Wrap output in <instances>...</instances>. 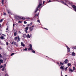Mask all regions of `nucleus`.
Listing matches in <instances>:
<instances>
[{
  "label": "nucleus",
  "instance_id": "nucleus-21",
  "mask_svg": "<svg viewBox=\"0 0 76 76\" xmlns=\"http://www.w3.org/2000/svg\"><path fill=\"white\" fill-rule=\"evenodd\" d=\"M0 39H4V37H0Z\"/></svg>",
  "mask_w": 76,
  "mask_h": 76
},
{
  "label": "nucleus",
  "instance_id": "nucleus-54",
  "mask_svg": "<svg viewBox=\"0 0 76 76\" xmlns=\"http://www.w3.org/2000/svg\"><path fill=\"white\" fill-rule=\"evenodd\" d=\"M57 64H59V62H57Z\"/></svg>",
  "mask_w": 76,
  "mask_h": 76
},
{
  "label": "nucleus",
  "instance_id": "nucleus-48",
  "mask_svg": "<svg viewBox=\"0 0 76 76\" xmlns=\"http://www.w3.org/2000/svg\"><path fill=\"white\" fill-rule=\"evenodd\" d=\"M31 28H34V26H32Z\"/></svg>",
  "mask_w": 76,
  "mask_h": 76
},
{
  "label": "nucleus",
  "instance_id": "nucleus-22",
  "mask_svg": "<svg viewBox=\"0 0 76 76\" xmlns=\"http://www.w3.org/2000/svg\"><path fill=\"white\" fill-rule=\"evenodd\" d=\"M23 51H27V48H25V49H24L23 50Z\"/></svg>",
  "mask_w": 76,
  "mask_h": 76
},
{
  "label": "nucleus",
  "instance_id": "nucleus-59",
  "mask_svg": "<svg viewBox=\"0 0 76 76\" xmlns=\"http://www.w3.org/2000/svg\"><path fill=\"white\" fill-rule=\"evenodd\" d=\"M47 57H48V56H46Z\"/></svg>",
  "mask_w": 76,
  "mask_h": 76
},
{
  "label": "nucleus",
  "instance_id": "nucleus-20",
  "mask_svg": "<svg viewBox=\"0 0 76 76\" xmlns=\"http://www.w3.org/2000/svg\"><path fill=\"white\" fill-rule=\"evenodd\" d=\"M28 26H27V27H26V28H25V29L26 30H28V28H29V27H28Z\"/></svg>",
  "mask_w": 76,
  "mask_h": 76
},
{
  "label": "nucleus",
  "instance_id": "nucleus-9",
  "mask_svg": "<svg viewBox=\"0 0 76 76\" xmlns=\"http://www.w3.org/2000/svg\"><path fill=\"white\" fill-rule=\"evenodd\" d=\"M18 42H19L20 41V39L19 38V36L18 35Z\"/></svg>",
  "mask_w": 76,
  "mask_h": 76
},
{
  "label": "nucleus",
  "instance_id": "nucleus-41",
  "mask_svg": "<svg viewBox=\"0 0 76 76\" xmlns=\"http://www.w3.org/2000/svg\"><path fill=\"white\" fill-rule=\"evenodd\" d=\"M37 22L39 23H40V21L39 20H38Z\"/></svg>",
  "mask_w": 76,
  "mask_h": 76
},
{
  "label": "nucleus",
  "instance_id": "nucleus-4",
  "mask_svg": "<svg viewBox=\"0 0 76 76\" xmlns=\"http://www.w3.org/2000/svg\"><path fill=\"white\" fill-rule=\"evenodd\" d=\"M60 2H61V3H63L64 4H65V5H66V6H68V7H69V6H68V5H67V4H66L67 3L66 2V1H65V3H64V2L63 1H60Z\"/></svg>",
  "mask_w": 76,
  "mask_h": 76
},
{
  "label": "nucleus",
  "instance_id": "nucleus-58",
  "mask_svg": "<svg viewBox=\"0 0 76 76\" xmlns=\"http://www.w3.org/2000/svg\"><path fill=\"white\" fill-rule=\"evenodd\" d=\"M1 33H0V35H1Z\"/></svg>",
  "mask_w": 76,
  "mask_h": 76
},
{
  "label": "nucleus",
  "instance_id": "nucleus-2",
  "mask_svg": "<svg viewBox=\"0 0 76 76\" xmlns=\"http://www.w3.org/2000/svg\"><path fill=\"white\" fill-rule=\"evenodd\" d=\"M39 3L37 7L36 10L35 11V13L37 12V11H38V8H39L42 5V0H39Z\"/></svg>",
  "mask_w": 76,
  "mask_h": 76
},
{
  "label": "nucleus",
  "instance_id": "nucleus-12",
  "mask_svg": "<svg viewBox=\"0 0 76 76\" xmlns=\"http://www.w3.org/2000/svg\"><path fill=\"white\" fill-rule=\"evenodd\" d=\"M21 45L23 47H25V45L22 42H21Z\"/></svg>",
  "mask_w": 76,
  "mask_h": 76
},
{
  "label": "nucleus",
  "instance_id": "nucleus-40",
  "mask_svg": "<svg viewBox=\"0 0 76 76\" xmlns=\"http://www.w3.org/2000/svg\"><path fill=\"white\" fill-rule=\"evenodd\" d=\"M25 32L27 34V33H28V31L27 30H25Z\"/></svg>",
  "mask_w": 76,
  "mask_h": 76
},
{
  "label": "nucleus",
  "instance_id": "nucleus-32",
  "mask_svg": "<svg viewBox=\"0 0 76 76\" xmlns=\"http://www.w3.org/2000/svg\"><path fill=\"white\" fill-rule=\"evenodd\" d=\"M4 69H5V68L3 67L2 69V71H3V72H4Z\"/></svg>",
  "mask_w": 76,
  "mask_h": 76
},
{
  "label": "nucleus",
  "instance_id": "nucleus-14",
  "mask_svg": "<svg viewBox=\"0 0 76 76\" xmlns=\"http://www.w3.org/2000/svg\"><path fill=\"white\" fill-rule=\"evenodd\" d=\"M60 64L61 65V66H63L64 65V63L62 62H60Z\"/></svg>",
  "mask_w": 76,
  "mask_h": 76
},
{
  "label": "nucleus",
  "instance_id": "nucleus-30",
  "mask_svg": "<svg viewBox=\"0 0 76 76\" xmlns=\"http://www.w3.org/2000/svg\"><path fill=\"white\" fill-rule=\"evenodd\" d=\"M3 66L2 65L0 66V69H1L2 68H3Z\"/></svg>",
  "mask_w": 76,
  "mask_h": 76
},
{
  "label": "nucleus",
  "instance_id": "nucleus-36",
  "mask_svg": "<svg viewBox=\"0 0 76 76\" xmlns=\"http://www.w3.org/2000/svg\"><path fill=\"white\" fill-rule=\"evenodd\" d=\"M3 22V19H1L0 20V22Z\"/></svg>",
  "mask_w": 76,
  "mask_h": 76
},
{
  "label": "nucleus",
  "instance_id": "nucleus-44",
  "mask_svg": "<svg viewBox=\"0 0 76 76\" xmlns=\"http://www.w3.org/2000/svg\"><path fill=\"white\" fill-rule=\"evenodd\" d=\"M66 47L67 48V49L68 48H69V47L67 45H66Z\"/></svg>",
  "mask_w": 76,
  "mask_h": 76
},
{
  "label": "nucleus",
  "instance_id": "nucleus-5",
  "mask_svg": "<svg viewBox=\"0 0 76 76\" xmlns=\"http://www.w3.org/2000/svg\"><path fill=\"white\" fill-rule=\"evenodd\" d=\"M8 13L9 14V15H12V12L11 11H10V10H7Z\"/></svg>",
  "mask_w": 76,
  "mask_h": 76
},
{
  "label": "nucleus",
  "instance_id": "nucleus-64",
  "mask_svg": "<svg viewBox=\"0 0 76 76\" xmlns=\"http://www.w3.org/2000/svg\"><path fill=\"white\" fill-rule=\"evenodd\" d=\"M39 11H40V10H39Z\"/></svg>",
  "mask_w": 76,
  "mask_h": 76
},
{
  "label": "nucleus",
  "instance_id": "nucleus-56",
  "mask_svg": "<svg viewBox=\"0 0 76 76\" xmlns=\"http://www.w3.org/2000/svg\"><path fill=\"white\" fill-rule=\"evenodd\" d=\"M1 24H0V27H1Z\"/></svg>",
  "mask_w": 76,
  "mask_h": 76
},
{
  "label": "nucleus",
  "instance_id": "nucleus-34",
  "mask_svg": "<svg viewBox=\"0 0 76 76\" xmlns=\"http://www.w3.org/2000/svg\"><path fill=\"white\" fill-rule=\"evenodd\" d=\"M24 24H26V23H27V22H26L25 21H24Z\"/></svg>",
  "mask_w": 76,
  "mask_h": 76
},
{
  "label": "nucleus",
  "instance_id": "nucleus-35",
  "mask_svg": "<svg viewBox=\"0 0 76 76\" xmlns=\"http://www.w3.org/2000/svg\"><path fill=\"white\" fill-rule=\"evenodd\" d=\"M73 69L74 70H75L76 69V68H75V67H73Z\"/></svg>",
  "mask_w": 76,
  "mask_h": 76
},
{
  "label": "nucleus",
  "instance_id": "nucleus-16",
  "mask_svg": "<svg viewBox=\"0 0 76 76\" xmlns=\"http://www.w3.org/2000/svg\"><path fill=\"white\" fill-rule=\"evenodd\" d=\"M2 1V4H4V0H1Z\"/></svg>",
  "mask_w": 76,
  "mask_h": 76
},
{
  "label": "nucleus",
  "instance_id": "nucleus-6",
  "mask_svg": "<svg viewBox=\"0 0 76 76\" xmlns=\"http://www.w3.org/2000/svg\"><path fill=\"white\" fill-rule=\"evenodd\" d=\"M65 64H67L68 63V60L67 59H66L64 61Z\"/></svg>",
  "mask_w": 76,
  "mask_h": 76
},
{
  "label": "nucleus",
  "instance_id": "nucleus-42",
  "mask_svg": "<svg viewBox=\"0 0 76 76\" xmlns=\"http://www.w3.org/2000/svg\"><path fill=\"white\" fill-rule=\"evenodd\" d=\"M5 76H8V75H7V74H6L5 75Z\"/></svg>",
  "mask_w": 76,
  "mask_h": 76
},
{
  "label": "nucleus",
  "instance_id": "nucleus-7",
  "mask_svg": "<svg viewBox=\"0 0 76 76\" xmlns=\"http://www.w3.org/2000/svg\"><path fill=\"white\" fill-rule=\"evenodd\" d=\"M72 55L73 57H75V55H76V54L75 53V52H73L72 53Z\"/></svg>",
  "mask_w": 76,
  "mask_h": 76
},
{
  "label": "nucleus",
  "instance_id": "nucleus-1",
  "mask_svg": "<svg viewBox=\"0 0 76 76\" xmlns=\"http://www.w3.org/2000/svg\"><path fill=\"white\" fill-rule=\"evenodd\" d=\"M65 2L66 3L68 4H70L71 6L73 7V9H74L75 11L76 12V6L75 5H73L72 4V3L70 2L68 0L65 1Z\"/></svg>",
  "mask_w": 76,
  "mask_h": 76
},
{
  "label": "nucleus",
  "instance_id": "nucleus-49",
  "mask_svg": "<svg viewBox=\"0 0 76 76\" xmlns=\"http://www.w3.org/2000/svg\"><path fill=\"white\" fill-rule=\"evenodd\" d=\"M30 37H31H31H32V34H31V35H30Z\"/></svg>",
  "mask_w": 76,
  "mask_h": 76
},
{
  "label": "nucleus",
  "instance_id": "nucleus-60",
  "mask_svg": "<svg viewBox=\"0 0 76 76\" xmlns=\"http://www.w3.org/2000/svg\"><path fill=\"white\" fill-rule=\"evenodd\" d=\"M75 49H76V47H75Z\"/></svg>",
  "mask_w": 76,
  "mask_h": 76
},
{
  "label": "nucleus",
  "instance_id": "nucleus-62",
  "mask_svg": "<svg viewBox=\"0 0 76 76\" xmlns=\"http://www.w3.org/2000/svg\"><path fill=\"white\" fill-rule=\"evenodd\" d=\"M23 26H25V25H23Z\"/></svg>",
  "mask_w": 76,
  "mask_h": 76
},
{
  "label": "nucleus",
  "instance_id": "nucleus-61",
  "mask_svg": "<svg viewBox=\"0 0 76 76\" xmlns=\"http://www.w3.org/2000/svg\"><path fill=\"white\" fill-rule=\"evenodd\" d=\"M13 29H15V28H13Z\"/></svg>",
  "mask_w": 76,
  "mask_h": 76
},
{
  "label": "nucleus",
  "instance_id": "nucleus-26",
  "mask_svg": "<svg viewBox=\"0 0 76 76\" xmlns=\"http://www.w3.org/2000/svg\"><path fill=\"white\" fill-rule=\"evenodd\" d=\"M67 49L68 52H69V51H70V48H67Z\"/></svg>",
  "mask_w": 76,
  "mask_h": 76
},
{
  "label": "nucleus",
  "instance_id": "nucleus-15",
  "mask_svg": "<svg viewBox=\"0 0 76 76\" xmlns=\"http://www.w3.org/2000/svg\"><path fill=\"white\" fill-rule=\"evenodd\" d=\"M12 44L14 45V44H16V42H12Z\"/></svg>",
  "mask_w": 76,
  "mask_h": 76
},
{
  "label": "nucleus",
  "instance_id": "nucleus-53",
  "mask_svg": "<svg viewBox=\"0 0 76 76\" xmlns=\"http://www.w3.org/2000/svg\"><path fill=\"white\" fill-rule=\"evenodd\" d=\"M61 76H63V75H62V72L61 71Z\"/></svg>",
  "mask_w": 76,
  "mask_h": 76
},
{
  "label": "nucleus",
  "instance_id": "nucleus-51",
  "mask_svg": "<svg viewBox=\"0 0 76 76\" xmlns=\"http://www.w3.org/2000/svg\"><path fill=\"white\" fill-rule=\"evenodd\" d=\"M44 3H45V1H43V4H44Z\"/></svg>",
  "mask_w": 76,
  "mask_h": 76
},
{
  "label": "nucleus",
  "instance_id": "nucleus-55",
  "mask_svg": "<svg viewBox=\"0 0 76 76\" xmlns=\"http://www.w3.org/2000/svg\"><path fill=\"white\" fill-rule=\"evenodd\" d=\"M0 57H1V55L0 54Z\"/></svg>",
  "mask_w": 76,
  "mask_h": 76
},
{
  "label": "nucleus",
  "instance_id": "nucleus-29",
  "mask_svg": "<svg viewBox=\"0 0 76 76\" xmlns=\"http://www.w3.org/2000/svg\"><path fill=\"white\" fill-rule=\"evenodd\" d=\"M0 61L1 63H2L3 61L2 59H0Z\"/></svg>",
  "mask_w": 76,
  "mask_h": 76
},
{
  "label": "nucleus",
  "instance_id": "nucleus-3",
  "mask_svg": "<svg viewBox=\"0 0 76 76\" xmlns=\"http://www.w3.org/2000/svg\"><path fill=\"white\" fill-rule=\"evenodd\" d=\"M30 48L28 49V50H33L32 49V45H31V44H30L29 45Z\"/></svg>",
  "mask_w": 76,
  "mask_h": 76
},
{
  "label": "nucleus",
  "instance_id": "nucleus-18",
  "mask_svg": "<svg viewBox=\"0 0 76 76\" xmlns=\"http://www.w3.org/2000/svg\"><path fill=\"white\" fill-rule=\"evenodd\" d=\"M33 28L32 27H30V31H32V30H33Z\"/></svg>",
  "mask_w": 76,
  "mask_h": 76
},
{
  "label": "nucleus",
  "instance_id": "nucleus-27",
  "mask_svg": "<svg viewBox=\"0 0 76 76\" xmlns=\"http://www.w3.org/2000/svg\"><path fill=\"white\" fill-rule=\"evenodd\" d=\"M32 52L33 53H34V54L35 53V50H33L32 51Z\"/></svg>",
  "mask_w": 76,
  "mask_h": 76
},
{
  "label": "nucleus",
  "instance_id": "nucleus-31",
  "mask_svg": "<svg viewBox=\"0 0 76 76\" xmlns=\"http://www.w3.org/2000/svg\"><path fill=\"white\" fill-rule=\"evenodd\" d=\"M18 23H22V21H19L18 22Z\"/></svg>",
  "mask_w": 76,
  "mask_h": 76
},
{
  "label": "nucleus",
  "instance_id": "nucleus-52",
  "mask_svg": "<svg viewBox=\"0 0 76 76\" xmlns=\"http://www.w3.org/2000/svg\"><path fill=\"white\" fill-rule=\"evenodd\" d=\"M45 29H46V30H48V29H47L46 28H44Z\"/></svg>",
  "mask_w": 76,
  "mask_h": 76
},
{
  "label": "nucleus",
  "instance_id": "nucleus-39",
  "mask_svg": "<svg viewBox=\"0 0 76 76\" xmlns=\"http://www.w3.org/2000/svg\"><path fill=\"white\" fill-rule=\"evenodd\" d=\"M4 16H5L6 15V13H5L4 12Z\"/></svg>",
  "mask_w": 76,
  "mask_h": 76
},
{
  "label": "nucleus",
  "instance_id": "nucleus-11",
  "mask_svg": "<svg viewBox=\"0 0 76 76\" xmlns=\"http://www.w3.org/2000/svg\"><path fill=\"white\" fill-rule=\"evenodd\" d=\"M32 23H31L27 25V26H31L32 25Z\"/></svg>",
  "mask_w": 76,
  "mask_h": 76
},
{
  "label": "nucleus",
  "instance_id": "nucleus-57",
  "mask_svg": "<svg viewBox=\"0 0 76 76\" xmlns=\"http://www.w3.org/2000/svg\"><path fill=\"white\" fill-rule=\"evenodd\" d=\"M4 36L5 37H6V35L4 34Z\"/></svg>",
  "mask_w": 76,
  "mask_h": 76
},
{
  "label": "nucleus",
  "instance_id": "nucleus-37",
  "mask_svg": "<svg viewBox=\"0 0 76 76\" xmlns=\"http://www.w3.org/2000/svg\"><path fill=\"white\" fill-rule=\"evenodd\" d=\"M6 64H5L4 66V68H5V67H6Z\"/></svg>",
  "mask_w": 76,
  "mask_h": 76
},
{
  "label": "nucleus",
  "instance_id": "nucleus-24",
  "mask_svg": "<svg viewBox=\"0 0 76 76\" xmlns=\"http://www.w3.org/2000/svg\"><path fill=\"white\" fill-rule=\"evenodd\" d=\"M67 65L68 66H71L72 64H71L68 63Z\"/></svg>",
  "mask_w": 76,
  "mask_h": 76
},
{
  "label": "nucleus",
  "instance_id": "nucleus-19",
  "mask_svg": "<svg viewBox=\"0 0 76 76\" xmlns=\"http://www.w3.org/2000/svg\"><path fill=\"white\" fill-rule=\"evenodd\" d=\"M20 19H23V20H25V17H23L21 18Z\"/></svg>",
  "mask_w": 76,
  "mask_h": 76
},
{
  "label": "nucleus",
  "instance_id": "nucleus-33",
  "mask_svg": "<svg viewBox=\"0 0 76 76\" xmlns=\"http://www.w3.org/2000/svg\"><path fill=\"white\" fill-rule=\"evenodd\" d=\"M68 67H66V68H65L64 69V70L65 71H66V70H67V69Z\"/></svg>",
  "mask_w": 76,
  "mask_h": 76
},
{
  "label": "nucleus",
  "instance_id": "nucleus-28",
  "mask_svg": "<svg viewBox=\"0 0 76 76\" xmlns=\"http://www.w3.org/2000/svg\"><path fill=\"white\" fill-rule=\"evenodd\" d=\"M17 35V33L16 32H15L14 33V36H16Z\"/></svg>",
  "mask_w": 76,
  "mask_h": 76
},
{
  "label": "nucleus",
  "instance_id": "nucleus-45",
  "mask_svg": "<svg viewBox=\"0 0 76 76\" xmlns=\"http://www.w3.org/2000/svg\"><path fill=\"white\" fill-rule=\"evenodd\" d=\"M30 18H26V19H29Z\"/></svg>",
  "mask_w": 76,
  "mask_h": 76
},
{
  "label": "nucleus",
  "instance_id": "nucleus-8",
  "mask_svg": "<svg viewBox=\"0 0 76 76\" xmlns=\"http://www.w3.org/2000/svg\"><path fill=\"white\" fill-rule=\"evenodd\" d=\"M64 66H61L60 67V69H61V70H63V71L64 70Z\"/></svg>",
  "mask_w": 76,
  "mask_h": 76
},
{
  "label": "nucleus",
  "instance_id": "nucleus-63",
  "mask_svg": "<svg viewBox=\"0 0 76 76\" xmlns=\"http://www.w3.org/2000/svg\"><path fill=\"white\" fill-rule=\"evenodd\" d=\"M17 16V17H18V16Z\"/></svg>",
  "mask_w": 76,
  "mask_h": 76
},
{
  "label": "nucleus",
  "instance_id": "nucleus-46",
  "mask_svg": "<svg viewBox=\"0 0 76 76\" xmlns=\"http://www.w3.org/2000/svg\"><path fill=\"white\" fill-rule=\"evenodd\" d=\"M51 1L49 0V1H48V2H49V3H50V2H51Z\"/></svg>",
  "mask_w": 76,
  "mask_h": 76
},
{
  "label": "nucleus",
  "instance_id": "nucleus-47",
  "mask_svg": "<svg viewBox=\"0 0 76 76\" xmlns=\"http://www.w3.org/2000/svg\"><path fill=\"white\" fill-rule=\"evenodd\" d=\"M13 26L14 27L15 26V23L13 24Z\"/></svg>",
  "mask_w": 76,
  "mask_h": 76
},
{
  "label": "nucleus",
  "instance_id": "nucleus-17",
  "mask_svg": "<svg viewBox=\"0 0 76 76\" xmlns=\"http://www.w3.org/2000/svg\"><path fill=\"white\" fill-rule=\"evenodd\" d=\"M27 38H30V35L29 34H27Z\"/></svg>",
  "mask_w": 76,
  "mask_h": 76
},
{
  "label": "nucleus",
  "instance_id": "nucleus-38",
  "mask_svg": "<svg viewBox=\"0 0 76 76\" xmlns=\"http://www.w3.org/2000/svg\"><path fill=\"white\" fill-rule=\"evenodd\" d=\"M6 45H9V43H8V42H6Z\"/></svg>",
  "mask_w": 76,
  "mask_h": 76
},
{
  "label": "nucleus",
  "instance_id": "nucleus-10",
  "mask_svg": "<svg viewBox=\"0 0 76 76\" xmlns=\"http://www.w3.org/2000/svg\"><path fill=\"white\" fill-rule=\"evenodd\" d=\"M69 72H73V70L72 69H69Z\"/></svg>",
  "mask_w": 76,
  "mask_h": 76
},
{
  "label": "nucleus",
  "instance_id": "nucleus-25",
  "mask_svg": "<svg viewBox=\"0 0 76 76\" xmlns=\"http://www.w3.org/2000/svg\"><path fill=\"white\" fill-rule=\"evenodd\" d=\"M15 53H12L11 55V56H13Z\"/></svg>",
  "mask_w": 76,
  "mask_h": 76
},
{
  "label": "nucleus",
  "instance_id": "nucleus-43",
  "mask_svg": "<svg viewBox=\"0 0 76 76\" xmlns=\"http://www.w3.org/2000/svg\"><path fill=\"white\" fill-rule=\"evenodd\" d=\"M35 16H38V14H36L35 15Z\"/></svg>",
  "mask_w": 76,
  "mask_h": 76
},
{
  "label": "nucleus",
  "instance_id": "nucleus-50",
  "mask_svg": "<svg viewBox=\"0 0 76 76\" xmlns=\"http://www.w3.org/2000/svg\"><path fill=\"white\" fill-rule=\"evenodd\" d=\"M8 28H7L6 29V30L7 31V30H8Z\"/></svg>",
  "mask_w": 76,
  "mask_h": 76
},
{
  "label": "nucleus",
  "instance_id": "nucleus-23",
  "mask_svg": "<svg viewBox=\"0 0 76 76\" xmlns=\"http://www.w3.org/2000/svg\"><path fill=\"white\" fill-rule=\"evenodd\" d=\"M14 39H15V40H17V39H18V37H15L14 38Z\"/></svg>",
  "mask_w": 76,
  "mask_h": 76
},
{
  "label": "nucleus",
  "instance_id": "nucleus-13",
  "mask_svg": "<svg viewBox=\"0 0 76 76\" xmlns=\"http://www.w3.org/2000/svg\"><path fill=\"white\" fill-rule=\"evenodd\" d=\"M23 37L24 38H26L27 36L26 34H23Z\"/></svg>",
  "mask_w": 76,
  "mask_h": 76
}]
</instances>
